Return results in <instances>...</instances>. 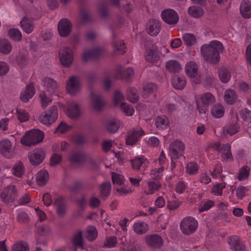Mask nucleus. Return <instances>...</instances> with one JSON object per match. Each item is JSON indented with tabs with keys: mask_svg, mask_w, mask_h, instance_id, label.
<instances>
[{
	"mask_svg": "<svg viewBox=\"0 0 251 251\" xmlns=\"http://www.w3.org/2000/svg\"><path fill=\"white\" fill-rule=\"evenodd\" d=\"M198 223L192 217H187L183 219L180 225L182 232L187 235L193 234L197 230Z\"/></svg>",
	"mask_w": 251,
	"mask_h": 251,
	"instance_id": "obj_4",
	"label": "nucleus"
},
{
	"mask_svg": "<svg viewBox=\"0 0 251 251\" xmlns=\"http://www.w3.org/2000/svg\"><path fill=\"white\" fill-rule=\"evenodd\" d=\"M58 118V110L56 106L50 107L48 110L42 113L39 117V121L43 124L49 126Z\"/></svg>",
	"mask_w": 251,
	"mask_h": 251,
	"instance_id": "obj_3",
	"label": "nucleus"
},
{
	"mask_svg": "<svg viewBox=\"0 0 251 251\" xmlns=\"http://www.w3.org/2000/svg\"><path fill=\"white\" fill-rule=\"evenodd\" d=\"M49 177V175L47 171L41 170L36 174V182L39 185L44 186L47 183Z\"/></svg>",
	"mask_w": 251,
	"mask_h": 251,
	"instance_id": "obj_32",
	"label": "nucleus"
},
{
	"mask_svg": "<svg viewBox=\"0 0 251 251\" xmlns=\"http://www.w3.org/2000/svg\"><path fill=\"white\" fill-rule=\"evenodd\" d=\"M17 196L18 192L16 186L8 185L3 190L0 195V198L3 202L8 203L12 202Z\"/></svg>",
	"mask_w": 251,
	"mask_h": 251,
	"instance_id": "obj_7",
	"label": "nucleus"
},
{
	"mask_svg": "<svg viewBox=\"0 0 251 251\" xmlns=\"http://www.w3.org/2000/svg\"><path fill=\"white\" fill-rule=\"evenodd\" d=\"M145 158L143 157H137L131 160L132 168L134 170L140 169V166L145 162Z\"/></svg>",
	"mask_w": 251,
	"mask_h": 251,
	"instance_id": "obj_62",
	"label": "nucleus"
},
{
	"mask_svg": "<svg viewBox=\"0 0 251 251\" xmlns=\"http://www.w3.org/2000/svg\"><path fill=\"white\" fill-rule=\"evenodd\" d=\"M9 37L15 42H19L21 40L22 35L21 32L18 29L11 28L8 30Z\"/></svg>",
	"mask_w": 251,
	"mask_h": 251,
	"instance_id": "obj_41",
	"label": "nucleus"
},
{
	"mask_svg": "<svg viewBox=\"0 0 251 251\" xmlns=\"http://www.w3.org/2000/svg\"><path fill=\"white\" fill-rule=\"evenodd\" d=\"M240 114L244 121L251 122V111L245 108L240 111Z\"/></svg>",
	"mask_w": 251,
	"mask_h": 251,
	"instance_id": "obj_64",
	"label": "nucleus"
},
{
	"mask_svg": "<svg viewBox=\"0 0 251 251\" xmlns=\"http://www.w3.org/2000/svg\"><path fill=\"white\" fill-rule=\"evenodd\" d=\"M173 87L176 89L181 90L184 89L186 84V80L183 76H175L172 80Z\"/></svg>",
	"mask_w": 251,
	"mask_h": 251,
	"instance_id": "obj_27",
	"label": "nucleus"
},
{
	"mask_svg": "<svg viewBox=\"0 0 251 251\" xmlns=\"http://www.w3.org/2000/svg\"><path fill=\"white\" fill-rule=\"evenodd\" d=\"M100 54V50L99 49H95L89 50L84 51L82 54V60L84 62L97 58Z\"/></svg>",
	"mask_w": 251,
	"mask_h": 251,
	"instance_id": "obj_29",
	"label": "nucleus"
},
{
	"mask_svg": "<svg viewBox=\"0 0 251 251\" xmlns=\"http://www.w3.org/2000/svg\"><path fill=\"white\" fill-rule=\"evenodd\" d=\"M81 21L83 23H88L91 20V15L88 11L84 8H81L80 10Z\"/></svg>",
	"mask_w": 251,
	"mask_h": 251,
	"instance_id": "obj_60",
	"label": "nucleus"
},
{
	"mask_svg": "<svg viewBox=\"0 0 251 251\" xmlns=\"http://www.w3.org/2000/svg\"><path fill=\"white\" fill-rule=\"evenodd\" d=\"M201 100L203 104L208 106L213 104L216 100L215 97L209 92L203 94L201 96Z\"/></svg>",
	"mask_w": 251,
	"mask_h": 251,
	"instance_id": "obj_39",
	"label": "nucleus"
},
{
	"mask_svg": "<svg viewBox=\"0 0 251 251\" xmlns=\"http://www.w3.org/2000/svg\"><path fill=\"white\" fill-rule=\"evenodd\" d=\"M160 52L156 46H152L151 48L147 51L145 59L151 63L157 62L160 58Z\"/></svg>",
	"mask_w": 251,
	"mask_h": 251,
	"instance_id": "obj_16",
	"label": "nucleus"
},
{
	"mask_svg": "<svg viewBox=\"0 0 251 251\" xmlns=\"http://www.w3.org/2000/svg\"><path fill=\"white\" fill-rule=\"evenodd\" d=\"M240 11L242 16L245 18L251 17V3L248 0H243L240 7Z\"/></svg>",
	"mask_w": 251,
	"mask_h": 251,
	"instance_id": "obj_26",
	"label": "nucleus"
},
{
	"mask_svg": "<svg viewBox=\"0 0 251 251\" xmlns=\"http://www.w3.org/2000/svg\"><path fill=\"white\" fill-rule=\"evenodd\" d=\"M184 144L180 141L176 140L170 145L169 153L172 159H178L183 155Z\"/></svg>",
	"mask_w": 251,
	"mask_h": 251,
	"instance_id": "obj_6",
	"label": "nucleus"
},
{
	"mask_svg": "<svg viewBox=\"0 0 251 251\" xmlns=\"http://www.w3.org/2000/svg\"><path fill=\"white\" fill-rule=\"evenodd\" d=\"M119 128V123L116 120H110L107 123V130L111 133L116 132Z\"/></svg>",
	"mask_w": 251,
	"mask_h": 251,
	"instance_id": "obj_49",
	"label": "nucleus"
},
{
	"mask_svg": "<svg viewBox=\"0 0 251 251\" xmlns=\"http://www.w3.org/2000/svg\"><path fill=\"white\" fill-rule=\"evenodd\" d=\"M201 52L204 59L208 63L216 64L220 60V53L223 52L224 47L219 41H213L208 45L201 47Z\"/></svg>",
	"mask_w": 251,
	"mask_h": 251,
	"instance_id": "obj_1",
	"label": "nucleus"
},
{
	"mask_svg": "<svg viewBox=\"0 0 251 251\" xmlns=\"http://www.w3.org/2000/svg\"><path fill=\"white\" fill-rule=\"evenodd\" d=\"M71 128V126H68L66 123L61 122L56 127L55 132L64 133L69 131Z\"/></svg>",
	"mask_w": 251,
	"mask_h": 251,
	"instance_id": "obj_63",
	"label": "nucleus"
},
{
	"mask_svg": "<svg viewBox=\"0 0 251 251\" xmlns=\"http://www.w3.org/2000/svg\"><path fill=\"white\" fill-rule=\"evenodd\" d=\"M40 98L42 103V107L43 108H45L52 101V99L48 97L45 92H43L40 95Z\"/></svg>",
	"mask_w": 251,
	"mask_h": 251,
	"instance_id": "obj_61",
	"label": "nucleus"
},
{
	"mask_svg": "<svg viewBox=\"0 0 251 251\" xmlns=\"http://www.w3.org/2000/svg\"><path fill=\"white\" fill-rule=\"evenodd\" d=\"M227 242L231 250L235 251H244L245 246L240 238L236 235H232L228 237Z\"/></svg>",
	"mask_w": 251,
	"mask_h": 251,
	"instance_id": "obj_12",
	"label": "nucleus"
},
{
	"mask_svg": "<svg viewBox=\"0 0 251 251\" xmlns=\"http://www.w3.org/2000/svg\"><path fill=\"white\" fill-rule=\"evenodd\" d=\"M28 156L32 165H37L41 164L44 160L45 153L42 149L36 148L30 151Z\"/></svg>",
	"mask_w": 251,
	"mask_h": 251,
	"instance_id": "obj_10",
	"label": "nucleus"
},
{
	"mask_svg": "<svg viewBox=\"0 0 251 251\" xmlns=\"http://www.w3.org/2000/svg\"><path fill=\"white\" fill-rule=\"evenodd\" d=\"M12 46L10 42L7 39L0 40V52L4 54H8L11 52Z\"/></svg>",
	"mask_w": 251,
	"mask_h": 251,
	"instance_id": "obj_36",
	"label": "nucleus"
},
{
	"mask_svg": "<svg viewBox=\"0 0 251 251\" xmlns=\"http://www.w3.org/2000/svg\"><path fill=\"white\" fill-rule=\"evenodd\" d=\"M147 184L149 188L148 191L146 193L147 195L153 194L161 187V184L158 181L150 180Z\"/></svg>",
	"mask_w": 251,
	"mask_h": 251,
	"instance_id": "obj_42",
	"label": "nucleus"
},
{
	"mask_svg": "<svg viewBox=\"0 0 251 251\" xmlns=\"http://www.w3.org/2000/svg\"><path fill=\"white\" fill-rule=\"evenodd\" d=\"M163 21L167 24L174 25L179 21V17L177 13L172 9H166L161 13Z\"/></svg>",
	"mask_w": 251,
	"mask_h": 251,
	"instance_id": "obj_5",
	"label": "nucleus"
},
{
	"mask_svg": "<svg viewBox=\"0 0 251 251\" xmlns=\"http://www.w3.org/2000/svg\"><path fill=\"white\" fill-rule=\"evenodd\" d=\"M146 244L154 249H159L163 246V240L161 236L157 234L147 235L145 238Z\"/></svg>",
	"mask_w": 251,
	"mask_h": 251,
	"instance_id": "obj_11",
	"label": "nucleus"
},
{
	"mask_svg": "<svg viewBox=\"0 0 251 251\" xmlns=\"http://www.w3.org/2000/svg\"><path fill=\"white\" fill-rule=\"evenodd\" d=\"M91 99L93 107L97 111H100L104 104L101 95L92 93Z\"/></svg>",
	"mask_w": 251,
	"mask_h": 251,
	"instance_id": "obj_21",
	"label": "nucleus"
},
{
	"mask_svg": "<svg viewBox=\"0 0 251 251\" xmlns=\"http://www.w3.org/2000/svg\"><path fill=\"white\" fill-rule=\"evenodd\" d=\"M122 110L127 116H132L134 112V108L126 102H122L120 105Z\"/></svg>",
	"mask_w": 251,
	"mask_h": 251,
	"instance_id": "obj_58",
	"label": "nucleus"
},
{
	"mask_svg": "<svg viewBox=\"0 0 251 251\" xmlns=\"http://www.w3.org/2000/svg\"><path fill=\"white\" fill-rule=\"evenodd\" d=\"M166 67L168 71L171 73H178L181 69L180 64L174 60H170L166 63Z\"/></svg>",
	"mask_w": 251,
	"mask_h": 251,
	"instance_id": "obj_34",
	"label": "nucleus"
},
{
	"mask_svg": "<svg viewBox=\"0 0 251 251\" xmlns=\"http://www.w3.org/2000/svg\"><path fill=\"white\" fill-rule=\"evenodd\" d=\"M29 246L25 241H19L14 244L12 247V251H29Z\"/></svg>",
	"mask_w": 251,
	"mask_h": 251,
	"instance_id": "obj_43",
	"label": "nucleus"
},
{
	"mask_svg": "<svg viewBox=\"0 0 251 251\" xmlns=\"http://www.w3.org/2000/svg\"><path fill=\"white\" fill-rule=\"evenodd\" d=\"M182 38L187 46H192L196 42L195 36L191 33H185L183 35Z\"/></svg>",
	"mask_w": 251,
	"mask_h": 251,
	"instance_id": "obj_52",
	"label": "nucleus"
},
{
	"mask_svg": "<svg viewBox=\"0 0 251 251\" xmlns=\"http://www.w3.org/2000/svg\"><path fill=\"white\" fill-rule=\"evenodd\" d=\"M185 72L188 76L194 78V81L197 84L202 81L200 75H198V66L195 62L191 61L187 63L185 66Z\"/></svg>",
	"mask_w": 251,
	"mask_h": 251,
	"instance_id": "obj_8",
	"label": "nucleus"
},
{
	"mask_svg": "<svg viewBox=\"0 0 251 251\" xmlns=\"http://www.w3.org/2000/svg\"><path fill=\"white\" fill-rule=\"evenodd\" d=\"M145 134L144 130H133L132 132L129 133L126 138V143L128 145H133L135 144L139 139V138Z\"/></svg>",
	"mask_w": 251,
	"mask_h": 251,
	"instance_id": "obj_22",
	"label": "nucleus"
},
{
	"mask_svg": "<svg viewBox=\"0 0 251 251\" xmlns=\"http://www.w3.org/2000/svg\"><path fill=\"white\" fill-rule=\"evenodd\" d=\"M157 90V86L153 83L147 84L143 88L142 96L144 98H147L151 94Z\"/></svg>",
	"mask_w": 251,
	"mask_h": 251,
	"instance_id": "obj_44",
	"label": "nucleus"
},
{
	"mask_svg": "<svg viewBox=\"0 0 251 251\" xmlns=\"http://www.w3.org/2000/svg\"><path fill=\"white\" fill-rule=\"evenodd\" d=\"M12 144L8 139L2 140L0 142V153L7 158L11 155Z\"/></svg>",
	"mask_w": 251,
	"mask_h": 251,
	"instance_id": "obj_19",
	"label": "nucleus"
},
{
	"mask_svg": "<svg viewBox=\"0 0 251 251\" xmlns=\"http://www.w3.org/2000/svg\"><path fill=\"white\" fill-rule=\"evenodd\" d=\"M80 88L78 77L76 76L71 77L67 83V90L68 92L73 95L77 93Z\"/></svg>",
	"mask_w": 251,
	"mask_h": 251,
	"instance_id": "obj_14",
	"label": "nucleus"
},
{
	"mask_svg": "<svg viewBox=\"0 0 251 251\" xmlns=\"http://www.w3.org/2000/svg\"><path fill=\"white\" fill-rule=\"evenodd\" d=\"M20 26L24 32L30 34L33 31L35 25L32 20L25 17L20 22Z\"/></svg>",
	"mask_w": 251,
	"mask_h": 251,
	"instance_id": "obj_23",
	"label": "nucleus"
},
{
	"mask_svg": "<svg viewBox=\"0 0 251 251\" xmlns=\"http://www.w3.org/2000/svg\"><path fill=\"white\" fill-rule=\"evenodd\" d=\"M117 243V237L115 236L106 237L103 244V247L107 248H112L116 246Z\"/></svg>",
	"mask_w": 251,
	"mask_h": 251,
	"instance_id": "obj_54",
	"label": "nucleus"
},
{
	"mask_svg": "<svg viewBox=\"0 0 251 251\" xmlns=\"http://www.w3.org/2000/svg\"><path fill=\"white\" fill-rule=\"evenodd\" d=\"M98 236V232L94 226H89L87 229V238L90 241L95 240Z\"/></svg>",
	"mask_w": 251,
	"mask_h": 251,
	"instance_id": "obj_51",
	"label": "nucleus"
},
{
	"mask_svg": "<svg viewBox=\"0 0 251 251\" xmlns=\"http://www.w3.org/2000/svg\"><path fill=\"white\" fill-rule=\"evenodd\" d=\"M211 112L213 117L220 118L224 116L225 110L221 104H218L213 106Z\"/></svg>",
	"mask_w": 251,
	"mask_h": 251,
	"instance_id": "obj_45",
	"label": "nucleus"
},
{
	"mask_svg": "<svg viewBox=\"0 0 251 251\" xmlns=\"http://www.w3.org/2000/svg\"><path fill=\"white\" fill-rule=\"evenodd\" d=\"M16 116L21 122H25L29 119L28 113L25 109L17 108Z\"/></svg>",
	"mask_w": 251,
	"mask_h": 251,
	"instance_id": "obj_48",
	"label": "nucleus"
},
{
	"mask_svg": "<svg viewBox=\"0 0 251 251\" xmlns=\"http://www.w3.org/2000/svg\"><path fill=\"white\" fill-rule=\"evenodd\" d=\"M59 56L62 65L65 67H70L74 59L72 50L68 47H65L59 51Z\"/></svg>",
	"mask_w": 251,
	"mask_h": 251,
	"instance_id": "obj_9",
	"label": "nucleus"
},
{
	"mask_svg": "<svg viewBox=\"0 0 251 251\" xmlns=\"http://www.w3.org/2000/svg\"><path fill=\"white\" fill-rule=\"evenodd\" d=\"M25 172V167L21 162L16 164L12 169L13 175L18 177L23 176Z\"/></svg>",
	"mask_w": 251,
	"mask_h": 251,
	"instance_id": "obj_46",
	"label": "nucleus"
},
{
	"mask_svg": "<svg viewBox=\"0 0 251 251\" xmlns=\"http://www.w3.org/2000/svg\"><path fill=\"white\" fill-rule=\"evenodd\" d=\"M72 29L71 21L67 19H61L58 24V30L59 34L62 37H66L71 33Z\"/></svg>",
	"mask_w": 251,
	"mask_h": 251,
	"instance_id": "obj_13",
	"label": "nucleus"
},
{
	"mask_svg": "<svg viewBox=\"0 0 251 251\" xmlns=\"http://www.w3.org/2000/svg\"><path fill=\"white\" fill-rule=\"evenodd\" d=\"M35 93V89L33 84H29L26 86L25 90L22 93L20 99L22 101L27 102L33 97Z\"/></svg>",
	"mask_w": 251,
	"mask_h": 251,
	"instance_id": "obj_20",
	"label": "nucleus"
},
{
	"mask_svg": "<svg viewBox=\"0 0 251 251\" xmlns=\"http://www.w3.org/2000/svg\"><path fill=\"white\" fill-rule=\"evenodd\" d=\"M188 13L191 17L199 18L203 16V10L200 7L193 6L189 7Z\"/></svg>",
	"mask_w": 251,
	"mask_h": 251,
	"instance_id": "obj_40",
	"label": "nucleus"
},
{
	"mask_svg": "<svg viewBox=\"0 0 251 251\" xmlns=\"http://www.w3.org/2000/svg\"><path fill=\"white\" fill-rule=\"evenodd\" d=\"M16 62L20 67H23L28 64V59L25 55L19 53L16 57Z\"/></svg>",
	"mask_w": 251,
	"mask_h": 251,
	"instance_id": "obj_55",
	"label": "nucleus"
},
{
	"mask_svg": "<svg viewBox=\"0 0 251 251\" xmlns=\"http://www.w3.org/2000/svg\"><path fill=\"white\" fill-rule=\"evenodd\" d=\"M84 154L81 151L73 150L70 156V160L72 163H80L83 161Z\"/></svg>",
	"mask_w": 251,
	"mask_h": 251,
	"instance_id": "obj_35",
	"label": "nucleus"
},
{
	"mask_svg": "<svg viewBox=\"0 0 251 251\" xmlns=\"http://www.w3.org/2000/svg\"><path fill=\"white\" fill-rule=\"evenodd\" d=\"M199 167L196 163L191 162L189 163L186 168V172L190 175H196L198 171Z\"/></svg>",
	"mask_w": 251,
	"mask_h": 251,
	"instance_id": "obj_56",
	"label": "nucleus"
},
{
	"mask_svg": "<svg viewBox=\"0 0 251 251\" xmlns=\"http://www.w3.org/2000/svg\"><path fill=\"white\" fill-rule=\"evenodd\" d=\"M250 169L249 167L247 166H243L242 167L239 173L238 178L240 180H244L247 179L250 173Z\"/></svg>",
	"mask_w": 251,
	"mask_h": 251,
	"instance_id": "obj_57",
	"label": "nucleus"
},
{
	"mask_svg": "<svg viewBox=\"0 0 251 251\" xmlns=\"http://www.w3.org/2000/svg\"><path fill=\"white\" fill-rule=\"evenodd\" d=\"M111 184L109 182L102 183L100 187V194L102 197H107L110 193Z\"/></svg>",
	"mask_w": 251,
	"mask_h": 251,
	"instance_id": "obj_50",
	"label": "nucleus"
},
{
	"mask_svg": "<svg viewBox=\"0 0 251 251\" xmlns=\"http://www.w3.org/2000/svg\"><path fill=\"white\" fill-rule=\"evenodd\" d=\"M155 122L156 126L159 129H166L169 126V120L165 115L157 116Z\"/></svg>",
	"mask_w": 251,
	"mask_h": 251,
	"instance_id": "obj_30",
	"label": "nucleus"
},
{
	"mask_svg": "<svg viewBox=\"0 0 251 251\" xmlns=\"http://www.w3.org/2000/svg\"><path fill=\"white\" fill-rule=\"evenodd\" d=\"M116 37V34L112 31V38L113 41L112 42V44L114 48V51L115 53L123 54L126 52L125 43L123 41H116L115 40Z\"/></svg>",
	"mask_w": 251,
	"mask_h": 251,
	"instance_id": "obj_24",
	"label": "nucleus"
},
{
	"mask_svg": "<svg viewBox=\"0 0 251 251\" xmlns=\"http://www.w3.org/2000/svg\"><path fill=\"white\" fill-rule=\"evenodd\" d=\"M160 28L161 25L159 22L155 19H151L147 25V29L151 36H156L160 32Z\"/></svg>",
	"mask_w": 251,
	"mask_h": 251,
	"instance_id": "obj_18",
	"label": "nucleus"
},
{
	"mask_svg": "<svg viewBox=\"0 0 251 251\" xmlns=\"http://www.w3.org/2000/svg\"><path fill=\"white\" fill-rule=\"evenodd\" d=\"M53 205L56 208V213L59 217H63L66 214L67 203L63 197H60L57 198L54 201Z\"/></svg>",
	"mask_w": 251,
	"mask_h": 251,
	"instance_id": "obj_15",
	"label": "nucleus"
},
{
	"mask_svg": "<svg viewBox=\"0 0 251 251\" xmlns=\"http://www.w3.org/2000/svg\"><path fill=\"white\" fill-rule=\"evenodd\" d=\"M214 205V202L212 200H209L206 201H202L200 205L199 211L200 213L207 211L213 206Z\"/></svg>",
	"mask_w": 251,
	"mask_h": 251,
	"instance_id": "obj_53",
	"label": "nucleus"
},
{
	"mask_svg": "<svg viewBox=\"0 0 251 251\" xmlns=\"http://www.w3.org/2000/svg\"><path fill=\"white\" fill-rule=\"evenodd\" d=\"M44 133L39 129H33L26 132L21 140V143L26 146L35 145L42 142Z\"/></svg>",
	"mask_w": 251,
	"mask_h": 251,
	"instance_id": "obj_2",
	"label": "nucleus"
},
{
	"mask_svg": "<svg viewBox=\"0 0 251 251\" xmlns=\"http://www.w3.org/2000/svg\"><path fill=\"white\" fill-rule=\"evenodd\" d=\"M133 228L136 233L142 235L148 232L149 226L144 222H138L134 224Z\"/></svg>",
	"mask_w": 251,
	"mask_h": 251,
	"instance_id": "obj_31",
	"label": "nucleus"
},
{
	"mask_svg": "<svg viewBox=\"0 0 251 251\" xmlns=\"http://www.w3.org/2000/svg\"><path fill=\"white\" fill-rule=\"evenodd\" d=\"M72 243L75 248H83V237L81 231H78L74 234L72 238Z\"/></svg>",
	"mask_w": 251,
	"mask_h": 251,
	"instance_id": "obj_37",
	"label": "nucleus"
},
{
	"mask_svg": "<svg viewBox=\"0 0 251 251\" xmlns=\"http://www.w3.org/2000/svg\"><path fill=\"white\" fill-rule=\"evenodd\" d=\"M220 152L222 153V158L224 161L227 162L233 160L229 144H226L223 145L220 150Z\"/></svg>",
	"mask_w": 251,
	"mask_h": 251,
	"instance_id": "obj_28",
	"label": "nucleus"
},
{
	"mask_svg": "<svg viewBox=\"0 0 251 251\" xmlns=\"http://www.w3.org/2000/svg\"><path fill=\"white\" fill-rule=\"evenodd\" d=\"M226 187V183H219L214 185L211 190V192L217 196H222L223 194V190Z\"/></svg>",
	"mask_w": 251,
	"mask_h": 251,
	"instance_id": "obj_59",
	"label": "nucleus"
},
{
	"mask_svg": "<svg viewBox=\"0 0 251 251\" xmlns=\"http://www.w3.org/2000/svg\"><path fill=\"white\" fill-rule=\"evenodd\" d=\"M127 98L132 103H136L139 99L137 90L134 88L129 87L127 90Z\"/></svg>",
	"mask_w": 251,
	"mask_h": 251,
	"instance_id": "obj_47",
	"label": "nucleus"
},
{
	"mask_svg": "<svg viewBox=\"0 0 251 251\" xmlns=\"http://www.w3.org/2000/svg\"><path fill=\"white\" fill-rule=\"evenodd\" d=\"M42 83L46 91L50 94H53L58 88L57 82L50 77H45L42 80Z\"/></svg>",
	"mask_w": 251,
	"mask_h": 251,
	"instance_id": "obj_17",
	"label": "nucleus"
},
{
	"mask_svg": "<svg viewBox=\"0 0 251 251\" xmlns=\"http://www.w3.org/2000/svg\"><path fill=\"white\" fill-rule=\"evenodd\" d=\"M68 115L72 118H77L80 115L79 105L76 103H72L67 111Z\"/></svg>",
	"mask_w": 251,
	"mask_h": 251,
	"instance_id": "obj_38",
	"label": "nucleus"
},
{
	"mask_svg": "<svg viewBox=\"0 0 251 251\" xmlns=\"http://www.w3.org/2000/svg\"><path fill=\"white\" fill-rule=\"evenodd\" d=\"M218 75L220 80L224 83H227L231 78L230 72L225 67L219 69Z\"/></svg>",
	"mask_w": 251,
	"mask_h": 251,
	"instance_id": "obj_33",
	"label": "nucleus"
},
{
	"mask_svg": "<svg viewBox=\"0 0 251 251\" xmlns=\"http://www.w3.org/2000/svg\"><path fill=\"white\" fill-rule=\"evenodd\" d=\"M238 96L235 90L231 89H227L224 94V100L228 104H234L237 100Z\"/></svg>",
	"mask_w": 251,
	"mask_h": 251,
	"instance_id": "obj_25",
	"label": "nucleus"
}]
</instances>
